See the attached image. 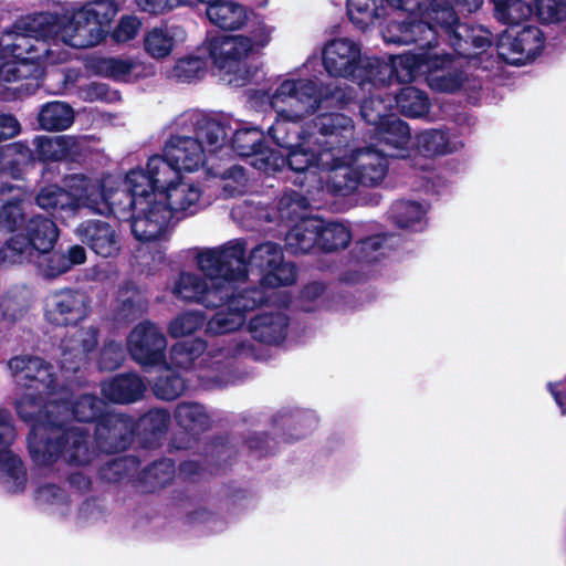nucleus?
<instances>
[{
	"label": "nucleus",
	"instance_id": "obj_14",
	"mask_svg": "<svg viewBox=\"0 0 566 566\" xmlns=\"http://www.w3.org/2000/svg\"><path fill=\"white\" fill-rule=\"evenodd\" d=\"M117 207L115 217L119 220L130 219L134 237L144 242L164 238L167 233L174 216L165 202L160 200V193H138L124 189V193Z\"/></svg>",
	"mask_w": 566,
	"mask_h": 566
},
{
	"label": "nucleus",
	"instance_id": "obj_23",
	"mask_svg": "<svg viewBox=\"0 0 566 566\" xmlns=\"http://www.w3.org/2000/svg\"><path fill=\"white\" fill-rule=\"evenodd\" d=\"M277 301L281 303L277 308L263 311L249 322L248 328L253 339L266 345H280L285 340L290 326V317L285 312L289 298L286 295L281 298L276 292L271 303ZM266 303H270V301H266Z\"/></svg>",
	"mask_w": 566,
	"mask_h": 566
},
{
	"label": "nucleus",
	"instance_id": "obj_6",
	"mask_svg": "<svg viewBox=\"0 0 566 566\" xmlns=\"http://www.w3.org/2000/svg\"><path fill=\"white\" fill-rule=\"evenodd\" d=\"M244 243L247 244L245 241ZM244 263L247 270L250 266L263 273L261 285L238 290L229 300L228 311H218L207 321L206 334L219 336L238 331L244 325L249 312L276 295L273 289L291 285L296 281L295 266L284 261L281 247L274 242L268 241L254 247L248 260L244 258Z\"/></svg>",
	"mask_w": 566,
	"mask_h": 566
},
{
	"label": "nucleus",
	"instance_id": "obj_21",
	"mask_svg": "<svg viewBox=\"0 0 566 566\" xmlns=\"http://www.w3.org/2000/svg\"><path fill=\"white\" fill-rule=\"evenodd\" d=\"M167 339L160 328L150 321L137 324L127 336V350L144 367L165 363Z\"/></svg>",
	"mask_w": 566,
	"mask_h": 566
},
{
	"label": "nucleus",
	"instance_id": "obj_2",
	"mask_svg": "<svg viewBox=\"0 0 566 566\" xmlns=\"http://www.w3.org/2000/svg\"><path fill=\"white\" fill-rule=\"evenodd\" d=\"M317 127L324 136H329L328 151L334 158L327 165H322L318 174L322 177V187L312 188V193L314 190L326 189L346 196L358 186L376 187L384 181L389 169V156L385 150L364 147L347 156L345 148L354 138L355 129L349 116L329 113L318 118Z\"/></svg>",
	"mask_w": 566,
	"mask_h": 566
},
{
	"label": "nucleus",
	"instance_id": "obj_32",
	"mask_svg": "<svg viewBox=\"0 0 566 566\" xmlns=\"http://www.w3.org/2000/svg\"><path fill=\"white\" fill-rule=\"evenodd\" d=\"M394 81H397L396 73H394L392 78L384 85H371L368 83L364 88L360 87L361 91L368 92L369 94V97L365 98L361 103L360 114L366 124L370 125L373 128L391 116L389 112L392 106V98L387 93V90Z\"/></svg>",
	"mask_w": 566,
	"mask_h": 566
},
{
	"label": "nucleus",
	"instance_id": "obj_27",
	"mask_svg": "<svg viewBox=\"0 0 566 566\" xmlns=\"http://www.w3.org/2000/svg\"><path fill=\"white\" fill-rule=\"evenodd\" d=\"M155 192L160 193V200L165 202L174 217L192 216L201 209V189L181 176L178 181H174L165 190Z\"/></svg>",
	"mask_w": 566,
	"mask_h": 566
},
{
	"label": "nucleus",
	"instance_id": "obj_55",
	"mask_svg": "<svg viewBox=\"0 0 566 566\" xmlns=\"http://www.w3.org/2000/svg\"><path fill=\"white\" fill-rule=\"evenodd\" d=\"M33 250L25 237L14 235L0 248V264H17L29 261Z\"/></svg>",
	"mask_w": 566,
	"mask_h": 566
},
{
	"label": "nucleus",
	"instance_id": "obj_41",
	"mask_svg": "<svg viewBox=\"0 0 566 566\" xmlns=\"http://www.w3.org/2000/svg\"><path fill=\"white\" fill-rule=\"evenodd\" d=\"M33 144L36 148L38 157L41 160H63L72 157L78 151V140L72 136H38Z\"/></svg>",
	"mask_w": 566,
	"mask_h": 566
},
{
	"label": "nucleus",
	"instance_id": "obj_51",
	"mask_svg": "<svg viewBox=\"0 0 566 566\" xmlns=\"http://www.w3.org/2000/svg\"><path fill=\"white\" fill-rule=\"evenodd\" d=\"M175 475V463L169 459H163L146 468L140 475L146 491H155L168 484Z\"/></svg>",
	"mask_w": 566,
	"mask_h": 566
},
{
	"label": "nucleus",
	"instance_id": "obj_24",
	"mask_svg": "<svg viewBox=\"0 0 566 566\" xmlns=\"http://www.w3.org/2000/svg\"><path fill=\"white\" fill-rule=\"evenodd\" d=\"M74 233L83 244L101 258H116L122 250L119 232L106 221L98 219L84 220L77 224Z\"/></svg>",
	"mask_w": 566,
	"mask_h": 566
},
{
	"label": "nucleus",
	"instance_id": "obj_50",
	"mask_svg": "<svg viewBox=\"0 0 566 566\" xmlns=\"http://www.w3.org/2000/svg\"><path fill=\"white\" fill-rule=\"evenodd\" d=\"M39 506L53 513L64 515L69 507V495L56 484L40 485L34 493Z\"/></svg>",
	"mask_w": 566,
	"mask_h": 566
},
{
	"label": "nucleus",
	"instance_id": "obj_57",
	"mask_svg": "<svg viewBox=\"0 0 566 566\" xmlns=\"http://www.w3.org/2000/svg\"><path fill=\"white\" fill-rule=\"evenodd\" d=\"M249 163L264 174H274L287 165V155L283 156L271 148L262 147L250 157Z\"/></svg>",
	"mask_w": 566,
	"mask_h": 566
},
{
	"label": "nucleus",
	"instance_id": "obj_45",
	"mask_svg": "<svg viewBox=\"0 0 566 566\" xmlns=\"http://www.w3.org/2000/svg\"><path fill=\"white\" fill-rule=\"evenodd\" d=\"M35 203L61 219L72 218L69 190L65 186L50 185L41 188L35 197Z\"/></svg>",
	"mask_w": 566,
	"mask_h": 566
},
{
	"label": "nucleus",
	"instance_id": "obj_29",
	"mask_svg": "<svg viewBox=\"0 0 566 566\" xmlns=\"http://www.w3.org/2000/svg\"><path fill=\"white\" fill-rule=\"evenodd\" d=\"M371 138L384 145L385 151L391 157H403L410 143L409 125L395 116H389L370 130Z\"/></svg>",
	"mask_w": 566,
	"mask_h": 566
},
{
	"label": "nucleus",
	"instance_id": "obj_35",
	"mask_svg": "<svg viewBox=\"0 0 566 566\" xmlns=\"http://www.w3.org/2000/svg\"><path fill=\"white\" fill-rule=\"evenodd\" d=\"M56 406L63 411L67 408L70 411V419L73 417L77 421L86 422L97 419L103 416L106 407L105 402L93 395H83L76 399L72 408L69 406L70 392L66 388L61 387L56 390V396L53 397ZM52 417L57 416L59 408L51 407Z\"/></svg>",
	"mask_w": 566,
	"mask_h": 566
},
{
	"label": "nucleus",
	"instance_id": "obj_28",
	"mask_svg": "<svg viewBox=\"0 0 566 566\" xmlns=\"http://www.w3.org/2000/svg\"><path fill=\"white\" fill-rule=\"evenodd\" d=\"M205 3L209 22L224 31L242 29L252 13L247 6L233 0H209Z\"/></svg>",
	"mask_w": 566,
	"mask_h": 566
},
{
	"label": "nucleus",
	"instance_id": "obj_56",
	"mask_svg": "<svg viewBox=\"0 0 566 566\" xmlns=\"http://www.w3.org/2000/svg\"><path fill=\"white\" fill-rule=\"evenodd\" d=\"M206 316L200 311H186L177 315L168 325L171 337L178 338L195 333L203 326Z\"/></svg>",
	"mask_w": 566,
	"mask_h": 566
},
{
	"label": "nucleus",
	"instance_id": "obj_46",
	"mask_svg": "<svg viewBox=\"0 0 566 566\" xmlns=\"http://www.w3.org/2000/svg\"><path fill=\"white\" fill-rule=\"evenodd\" d=\"M396 240V235L381 234L359 241L354 250L356 262L363 266L379 261L387 255Z\"/></svg>",
	"mask_w": 566,
	"mask_h": 566
},
{
	"label": "nucleus",
	"instance_id": "obj_9",
	"mask_svg": "<svg viewBox=\"0 0 566 566\" xmlns=\"http://www.w3.org/2000/svg\"><path fill=\"white\" fill-rule=\"evenodd\" d=\"M168 129L163 153L180 171L199 170L208 155L218 154L226 146L227 130L222 122L197 111L178 115Z\"/></svg>",
	"mask_w": 566,
	"mask_h": 566
},
{
	"label": "nucleus",
	"instance_id": "obj_48",
	"mask_svg": "<svg viewBox=\"0 0 566 566\" xmlns=\"http://www.w3.org/2000/svg\"><path fill=\"white\" fill-rule=\"evenodd\" d=\"M494 18L503 24L515 25L527 20L533 9L525 0H491Z\"/></svg>",
	"mask_w": 566,
	"mask_h": 566
},
{
	"label": "nucleus",
	"instance_id": "obj_1",
	"mask_svg": "<svg viewBox=\"0 0 566 566\" xmlns=\"http://www.w3.org/2000/svg\"><path fill=\"white\" fill-rule=\"evenodd\" d=\"M427 19L417 25L392 23L384 31V41L390 44H416L419 52H407L396 57L397 82L412 81L418 74L427 73V83L436 92L454 93L458 91H475L481 87V82L463 67L460 57L474 61L492 44V34L489 30V43L478 46L471 34L461 40L463 46L455 48L449 34L434 19ZM455 18L458 15L455 14ZM461 24L459 19L454 27ZM470 29H478L480 25ZM482 29V27H481Z\"/></svg>",
	"mask_w": 566,
	"mask_h": 566
},
{
	"label": "nucleus",
	"instance_id": "obj_59",
	"mask_svg": "<svg viewBox=\"0 0 566 566\" xmlns=\"http://www.w3.org/2000/svg\"><path fill=\"white\" fill-rule=\"evenodd\" d=\"M138 468V462L133 457L115 458L106 463L102 470V476L109 482H118L125 476L132 475Z\"/></svg>",
	"mask_w": 566,
	"mask_h": 566
},
{
	"label": "nucleus",
	"instance_id": "obj_63",
	"mask_svg": "<svg viewBox=\"0 0 566 566\" xmlns=\"http://www.w3.org/2000/svg\"><path fill=\"white\" fill-rule=\"evenodd\" d=\"M39 270L43 276L54 279L70 271V262L64 254L53 253L40 261Z\"/></svg>",
	"mask_w": 566,
	"mask_h": 566
},
{
	"label": "nucleus",
	"instance_id": "obj_7",
	"mask_svg": "<svg viewBox=\"0 0 566 566\" xmlns=\"http://www.w3.org/2000/svg\"><path fill=\"white\" fill-rule=\"evenodd\" d=\"M384 2L402 12L386 25L381 31L382 35L392 23L417 25L427 19H432V14H436L434 19L449 34L455 48L463 46L461 40L469 34L478 46L489 43V34L483 29H470L464 24L453 25L457 21L455 12L448 6V0H347L349 19L360 29H365L385 14Z\"/></svg>",
	"mask_w": 566,
	"mask_h": 566
},
{
	"label": "nucleus",
	"instance_id": "obj_13",
	"mask_svg": "<svg viewBox=\"0 0 566 566\" xmlns=\"http://www.w3.org/2000/svg\"><path fill=\"white\" fill-rule=\"evenodd\" d=\"M44 18H21L0 36V81L15 83L36 80L42 75L41 54L48 52L45 43L32 39L29 30L43 25Z\"/></svg>",
	"mask_w": 566,
	"mask_h": 566
},
{
	"label": "nucleus",
	"instance_id": "obj_39",
	"mask_svg": "<svg viewBox=\"0 0 566 566\" xmlns=\"http://www.w3.org/2000/svg\"><path fill=\"white\" fill-rule=\"evenodd\" d=\"M227 130L226 146L220 151L233 150L238 156L250 159L263 146V132L256 127L232 128L222 123Z\"/></svg>",
	"mask_w": 566,
	"mask_h": 566
},
{
	"label": "nucleus",
	"instance_id": "obj_61",
	"mask_svg": "<svg viewBox=\"0 0 566 566\" xmlns=\"http://www.w3.org/2000/svg\"><path fill=\"white\" fill-rule=\"evenodd\" d=\"M231 214L235 220H239L244 223L245 227L251 228L253 224L250 221L270 220L266 209L252 201H244L243 203L235 206L232 208Z\"/></svg>",
	"mask_w": 566,
	"mask_h": 566
},
{
	"label": "nucleus",
	"instance_id": "obj_10",
	"mask_svg": "<svg viewBox=\"0 0 566 566\" xmlns=\"http://www.w3.org/2000/svg\"><path fill=\"white\" fill-rule=\"evenodd\" d=\"M355 95L347 86H323L307 77H286L270 93L255 91L250 96L252 107L270 106L274 112L287 113L291 118H306L319 111L324 102L345 105Z\"/></svg>",
	"mask_w": 566,
	"mask_h": 566
},
{
	"label": "nucleus",
	"instance_id": "obj_15",
	"mask_svg": "<svg viewBox=\"0 0 566 566\" xmlns=\"http://www.w3.org/2000/svg\"><path fill=\"white\" fill-rule=\"evenodd\" d=\"M63 185L69 190L71 216L76 217L82 209L91 213L115 217L117 202H120L124 193L123 180L106 175L96 178L85 174H71L64 177Z\"/></svg>",
	"mask_w": 566,
	"mask_h": 566
},
{
	"label": "nucleus",
	"instance_id": "obj_18",
	"mask_svg": "<svg viewBox=\"0 0 566 566\" xmlns=\"http://www.w3.org/2000/svg\"><path fill=\"white\" fill-rule=\"evenodd\" d=\"M207 50L222 82L237 87L245 85L250 77L247 59L252 52L248 36H212L207 41Z\"/></svg>",
	"mask_w": 566,
	"mask_h": 566
},
{
	"label": "nucleus",
	"instance_id": "obj_37",
	"mask_svg": "<svg viewBox=\"0 0 566 566\" xmlns=\"http://www.w3.org/2000/svg\"><path fill=\"white\" fill-rule=\"evenodd\" d=\"M315 418L310 412L282 409L273 417V429L282 432L285 442H292L305 437L314 427Z\"/></svg>",
	"mask_w": 566,
	"mask_h": 566
},
{
	"label": "nucleus",
	"instance_id": "obj_12",
	"mask_svg": "<svg viewBox=\"0 0 566 566\" xmlns=\"http://www.w3.org/2000/svg\"><path fill=\"white\" fill-rule=\"evenodd\" d=\"M322 55L324 69L331 76L348 78L363 88L368 83L384 85L396 72L397 55H390L388 61L363 56L360 45L348 38L328 41Z\"/></svg>",
	"mask_w": 566,
	"mask_h": 566
},
{
	"label": "nucleus",
	"instance_id": "obj_40",
	"mask_svg": "<svg viewBox=\"0 0 566 566\" xmlns=\"http://www.w3.org/2000/svg\"><path fill=\"white\" fill-rule=\"evenodd\" d=\"M28 484L27 469L22 460L11 452L0 453V485L11 494L22 493Z\"/></svg>",
	"mask_w": 566,
	"mask_h": 566
},
{
	"label": "nucleus",
	"instance_id": "obj_11",
	"mask_svg": "<svg viewBox=\"0 0 566 566\" xmlns=\"http://www.w3.org/2000/svg\"><path fill=\"white\" fill-rule=\"evenodd\" d=\"M206 347V343L199 338L175 344L170 349L169 366L182 371H195L197 377L207 384L227 386L235 381L230 373V359L260 358L253 344L240 336L231 338L226 346L208 352Z\"/></svg>",
	"mask_w": 566,
	"mask_h": 566
},
{
	"label": "nucleus",
	"instance_id": "obj_60",
	"mask_svg": "<svg viewBox=\"0 0 566 566\" xmlns=\"http://www.w3.org/2000/svg\"><path fill=\"white\" fill-rule=\"evenodd\" d=\"M125 353L119 342L114 339L107 340L101 352L97 366L101 370H115L124 361Z\"/></svg>",
	"mask_w": 566,
	"mask_h": 566
},
{
	"label": "nucleus",
	"instance_id": "obj_52",
	"mask_svg": "<svg viewBox=\"0 0 566 566\" xmlns=\"http://www.w3.org/2000/svg\"><path fill=\"white\" fill-rule=\"evenodd\" d=\"M350 239V231L344 223H325L323 221V227L318 233V247L325 251L344 249L348 245Z\"/></svg>",
	"mask_w": 566,
	"mask_h": 566
},
{
	"label": "nucleus",
	"instance_id": "obj_25",
	"mask_svg": "<svg viewBox=\"0 0 566 566\" xmlns=\"http://www.w3.org/2000/svg\"><path fill=\"white\" fill-rule=\"evenodd\" d=\"M134 421L117 412H105L96 424L95 439L101 451L112 453L125 450L133 440Z\"/></svg>",
	"mask_w": 566,
	"mask_h": 566
},
{
	"label": "nucleus",
	"instance_id": "obj_62",
	"mask_svg": "<svg viewBox=\"0 0 566 566\" xmlns=\"http://www.w3.org/2000/svg\"><path fill=\"white\" fill-rule=\"evenodd\" d=\"M538 17L546 23L566 19V0H536Z\"/></svg>",
	"mask_w": 566,
	"mask_h": 566
},
{
	"label": "nucleus",
	"instance_id": "obj_53",
	"mask_svg": "<svg viewBox=\"0 0 566 566\" xmlns=\"http://www.w3.org/2000/svg\"><path fill=\"white\" fill-rule=\"evenodd\" d=\"M3 155L6 174L14 179L20 177L22 167L33 160L32 149L23 142L4 145Z\"/></svg>",
	"mask_w": 566,
	"mask_h": 566
},
{
	"label": "nucleus",
	"instance_id": "obj_42",
	"mask_svg": "<svg viewBox=\"0 0 566 566\" xmlns=\"http://www.w3.org/2000/svg\"><path fill=\"white\" fill-rule=\"evenodd\" d=\"M392 101L399 113L409 118H423L430 113L431 103L428 94L415 86L402 87Z\"/></svg>",
	"mask_w": 566,
	"mask_h": 566
},
{
	"label": "nucleus",
	"instance_id": "obj_26",
	"mask_svg": "<svg viewBox=\"0 0 566 566\" xmlns=\"http://www.w3.org/2000/svg\"><path fill=\"white\" fill-rule=\"evenodd\" d=\"M98 342V329L88 326L74 332L61 343V368L65 373H76L93 352Z\"/></svg>",
	"mask_w": 566,
	"mask_h": 566
},
{
	"label": "nucleus",
	"instance_id": "obj_38",
	"mask_svg": "<svg viewBox=\"0 0 566 566\" xmlns=\"http://www.w3.org/2000/svg\"><path fill=\"white\" fill-rule=\"evenodd\" d=\"M60 231L55 222L43 216L32 217L25 224V239L33 251L49 254L54 248Z\"/></svg>",
	"mask_w": 566,
	"mask_h": 566
},
{
	"label": "nucleus",
	"instance_id": "obj_22",
	"mask_svg": "<svg viewBox=\"0 0 566 566\" xmlns=\"http://www.w3.org/2000/svg\"><path fill=\"white\" fill-rule=\"evenodd\" d=\"M539 28L527 25L517 32L506 31L497 42V54L506 63L523 65L534 60L544 48Z\"/></svg>",
	"mask_w": 566,
	"mask_h": 566
},
{
	"label": "nucleus",
	"instance_id": "obj_49",
	"mask_svg": "<svg viewBox=\"0 0 566 566\" xmlns=\"http://www.w3.org/2000/svg\"><path fill=\"white\" fill-rule=\"evenodd\" d=\"M160 375L153 386L156 397L164 400H172L185 390L186 384L182 376L166 363H161Z\"/></svg>",
	"mask_w": 566,
	"mask_h": 566
},
{
	"label": "nucleus",
	"instance_id": "obj_31",
	"mask_svg": "<svg viewBox=\"0 0 566 566\" xmlns=\"http://www.w3.org/2000/svg\"><path fill=\"white\" fill-rule=\"evenodd\" d=\"M415 142L418 153L426 158L449 155L463 147L462 140L455 134L440 128L419 132Z\"/></svg>",
	"mask_w": 566,
	"mask_h": 566
},
{
	"label": "nucleus",
	"instance_id": "obj_30",
	"mask_svg": "<svg viewBox=\"0 0 566 566\" xmlns=\"http://www.w3.org/2000/svg\"><path fill=\"white\" fill-rule=\"evenodd\" d=\"M187 40L186 30L177 24H163L146 32L144 49L146 53L156 60L169 56L172 51Z\"/></svg>",
	"mask_w": 566,
	"mask_h": 566
},
{
	"label": "nucleus",
	"instance_id": "obj_34",
	"mask_svg": "<svg viewBox=\"0 0 566 566\" xmlns=\"http://www.w3.org/2000/svg\"><path fill=\"white\" fill-rule=\"evenodd\" d=\"M103 396L116 403H130L139 400L146 386L137 374L117 375L101 385Z\"/></svg>",
	"mask_w": 566,
	"mask_h": 566
},
{
	"label": "nucleus",
	"instance_id": "obj_54",
	"mask_svg": "<svg viewBox=\"0 0 566 566\" xmlns=\"http://www.w3.org/2000/svg\"><path fill=\"white\" fill-rule=\"evenodd\" d=\"M207 69V63L199 56H187L178 60L172 66L169 76L178 82L190 83L201 78Z\"/></svg>",
	"mask_w": 566,
	"mask_h": 566
},
{
	"label": "nucleus",
	"instance_id": "obj_8",
	"mask_svg": "<svg viewBox=\"0 0 566 566\" xmlns=\"http://www.w3.org/2000/svg\"><path fill=\"white\" fill-rule=\"evenodd\" d=\"M274 113L275 119L268 134L277 146L287 149V166L300 175L295 182L301 187L308 185V193H312V188L322 187V177L318 176L322 165H327L334 158L328 151L329 136H324L317 127L318 118L325 114L313 119L312 130H305L300 126L304 118Z\"/></svg>",
	"mask_w": 566,
	"mask_h": 566
},
{
	"label": "nucleus",
	"instance_id": "obj_58",
	"mask_svg": "<svg viewBox=\"0 0 566 566\" xmlns=\"http://www.w3.org/2000/svg\"><path fill=\"white\" fill-rule=\"evenodd\" d=\"M25 222L22 200L8 201L0 208V229L14 232Z\"/></svg>",
	"mask_w": 566,
	"mask_h": 566
},
{
	"label": "nucleus",
	"instance_id": "obj_44",
	"mask_svg": "<svg viewBox=\"0 0 566 566\" xmlns=\"http://www.w3.org/2000/svg\"><path fill=\"white\" fill-rule=\"evenodd\" d=\"M42 129L49 132L64 130L74 122V111L65 102L54 101L44 104L38 115Z\"/></svg>",
	"mask_w": 566,
	"mask_h": 566
},
{
	"label": "nucleus",
	"instance_id": "obj_17",
	"mask_svg": "<svg viewBox=\"0 0 566 566\" xmlns=\"http://www.w3.org/2000/svg\"><path fill=\"white\" fill-rule=\"evenodd\" d=\"M8 369L15 382L24 387L27 391L17 400L23 397H31L39 406V410L46 411V406L50 405L53 397L56 396L57 378L52 371V366L45 363L42 358L32 355H19L8 360Z\"/></svg>",
	"mask_w": 566,
	"mask_h": 566
},
{
	"label": "nucleus",
	"instance_id": "obj_64",
	"mask_svg": "<svg viewBox=\"0 0 566 566\" xmlns=\"http://www.w3.org/2000/svg\"><path fill=\"white\" fill-rule=\"evenodd\" d=\"M142 28V21L135 15H124L112 33L117 43H125L136 38Z\"/></svg>",
	"mask_w": 566,
	"mask_h": 566
},
{
	"label": "nucleus",
	"instance_id": "obj_16",
	"mask_svg": "<svg viewBox=\"0 0 566 566\" xmlns=\"http://www.w3.org/2000/svg\"><path fill=\"white\" fill-rule=\"evenodd\" d=\"M306 195L297 191L285 192L279 200L277 211L280 219L283 221L297 222L286 233L285 245L291 253H307L318 245V233L323 227V220L317 217H305L306 209L311 206V200L315 198L317 190L308 193V185Z\"/></svg>",
	"mask_w": 566,
	"mask_h": 566
},
{
	"label": "nucleus",
	"instance_id": "obj_20",
	"mask_svg": "<svg viewBox=\"0 0 566 566\" xmlns=\"http://www.w3.org/2000/svg\"><path fill=\"white\" fill-rule=\"evenodd\" d=\"M181 171L166 158L165 154L153 155L148 158L146 169L134 168L123 179L124 189L138 191V193H151L161 191L174 181H178Z\"/></svg>",
	"mask_w": 566,
	"mask_h": 566
},
{
	"label": "nucleus",
	"instance_id": "obj_3",
	"mask_svg": "<svg viewBox=\"0 0 566 566\" xmlns=\"http://www.w3.org/2000/svg\"><path fill=\"white\" fill-rule=\"evenodd\" d=\"M52 400L46 411L39 409L38 403L29 396L15 403L18 416L31 426L28 438L29 451L35 464L46 467L57 460L70 465L86 467L96 451L91 442L90 431L84 426L71 424L70 411L63 408L57 416L52 417L51 407L59 408Z\"/></svg>",
	"mask_w": 566,
	"mask_h": 566
},
{
	"label": "nucleus",
	"instance_id": "obj_36",
	"mask_svg": "<svg viewBox=\"0 0 566 566\" xmlns=\"http://www.w3.org/2000/svg\"><path fill=\"white\" fill-rule=\"evenodd\" d=\"M430 206L427 202L401 200L391 206L390 217L401 229L411 232L423 231L429 223Z\"/></svg>",
	"mask_w": 566,
	"mask_h": 566
},
{
	"label": "nucleus",
	"instance_id": "obj_5",
	"mask_svg": "<svg viewBox=\"0 0 566 566\" xmlns=\"http://www.w3.org/2000/svg\"><path fill=\"white\" fill-rule=\"evenodd\" d=\"M118 11L113 0H93L80 8L63 12H40L24 19L44 18L43 25L29 30L32 39H36L49 49L41 54V63H61L67 54L60 52V42L72 48L84 49L97 45L105 36V28Z\"/></svg>",
	"mask_w": 566,
	"mask_h": 566
},
{
	"label": "nucleus",
	"instance_id": "obj_43",
	"mask_svg": "<svg viewBox=\"0 0 566 566\" xmlns=\"http://www.w3.org/2000/svg\"><path fill=\"white\" fill-rule=\"evenodd\" d=\"M92 69L101 76L119 82H130L139 76V64L130 59L97 57L92 61Z\"/></svg>",
	"mask_w": 566,
	"mask_h": 566
},
{
	"label": "nucleus",
	"instance_id": "obj_19",
	"mask_svg": "<svg viewBox=\"0 0 566 566\" xmlns=\"http://www.w3.org/2000/svg\"><path fill=\"white\" fill-rule=\"evenodd\" d=\"M44 318L57 327L76 326L91 314L88 295L77 289L55 290L44 300Z\"/></svg>",
	"mask_w": 566,
	"mask_h": 566
},
{
	"label": "nucleus",
	"instance_id": "obj_47",
	"mask_svg": "<svg viewBox=\"0 0 566 566\" xmlns=\"http://www.w3.org/2000/svg\"><path fill=\"white\" fill-rule=\"evenodd\" d=\"M178 424L186 431L197 433L210 426V418L203 406L196 402L179 403L175 410Z\"/></svg>",
	"mask_w": 566,
	"mask_h": 566
},
{
	"label": "nucleus",
	"instance_id": "obj_33",
	"mask_svg": "<svg viewBox=\"0 0 566 566\" xmlns=\"http://www.w3.org/2000/svg\"><path fill=\"white\" fill-rule=\"evenodd\" d=\"M146 310L147 301L136 285L133 282H125L118 290L112 319L118 326L126 325L142 316Z\"/></svg>",
	"mask_w": 566,
	"mask_h": 566
},
{
	"label": "nucleus",
	"instance_id": "obj_4",
	"mask_svg": "<svg viewBox=\"0 0 566 566\" xmlns=\"http://www.w3.org/2000/svg\"><path fill=\"white\" fill-rule=\"evenodd\" d=\"M245 243L233 239L222 245L198 251L196 264L206 279L189 272H181L172 286V294L186 302L205 307L224 305L237 293V284L247 280L244 263Z\"/></svg>",
	"mask_w": 566,
	"mask_h": 566
}]
</instances>
